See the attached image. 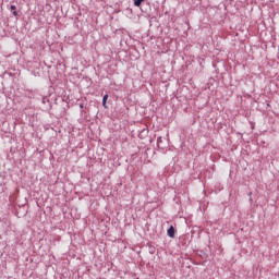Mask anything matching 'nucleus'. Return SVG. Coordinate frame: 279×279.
<instances>
[{"mask_svg": "<svg viewBox=\"0 0 279 279\" xmlns=\"http://www.w3.org/2000/svg\"><path fill=\"white\" fill-rule=\"evenodd\" d=\"M167 234H168L169 238L174 239V236H175V229H174L173 226L169 227V229L167 230Z\"/></svg>", "mask_w": 279, "mask_h": 279, "instance_id": "obj_1", "label": "nucleus"}, {"mask_svg": "<svg viewBox=\"0 0 279 279\" xmlns=\"http://www.w3.org/2000/svg\"><path fill=\"white\" fill-rule=\"evenodd\" d=\"M108 98H109V95H108V94L104 95V97H102V107H104L105 109L108 108V107H107V100H108Z\"/></svg>", "mask_w": 279, "mask_h": 279, "instance_id": "obj_2", "label": "nucleus"}, {"mask_svg": "<svg viewBox=\"0 0 279 279\" xmlns=\"http://www.w3.org/2000/svg\"><path fill=\"white\" fill-rule=\"evenodd\" d=\"M145 0H134V7L140 8Z\"/></svg>", "mask_w": 279, "mask_h": 279, "instance_id": "obj_3", "label": "nucleus"}, {"mask_svg": "<svg viewBox=\"0 0 279 279\" xmlns=\"http://www.w3.org/2000/svg\"><path fill=\"white\" fill-rule=\"evenodd\" d=\"M11 11H16V5H11Z\"/></svg>", "mask_w": 279, "mask_h": 279, "instance_id": "obj_4", "label": "nucleus"}, {"mask_svg": "<svg viewBox=\"0 0 279 279\" xmlns=\"http://www.w3.org/2000/svg\"><path fill=\"white\" fill-rule=\"evenodd\" d=\"M13 16H15V17L19 16L17 11H13Z\"/></svg>", "mask_w": 279, "mask_h": 279, "instance_id": "obj_5", "label": "nucleus"}]
</instances>
